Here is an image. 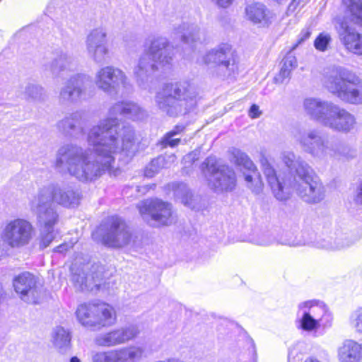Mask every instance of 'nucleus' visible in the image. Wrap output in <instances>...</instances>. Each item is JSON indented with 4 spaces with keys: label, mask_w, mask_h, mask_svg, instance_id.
Returning <instances> with one entry per match:
<instances>
[{
    "label": "nucleus",
    "mask_w": 362,
    "mask_h": 362,
    "mask_svg": "<svg viewBox=\"0 0 362 362\" xmlns=\"http://www.w3.org/2000/svg\"><path fill=\"white\" fill-rule=\"evenodd\" d=\"M294 138L302 150L315 159L325 161L335 154L329 140L316 129L298 130Z\"/></svg>",
    "instance_id": "obj_7"
},
{
    "label": "nucleus",
    "mask_w": 362,
    "mask_h": 362,
    "mask_svg": "<svg viewBox=\"0 0 362 362\" xmlns=\"http://www.w3.org/2000/svg\"><path fill=\"white\" fill-rule=\"evenodd\" d=\"M52 342L59 353H67L71 347V335L69 332L62 327H57L53 330Z\"/></svg>",
    "instance_id": "obj_36"
},
{
    "label": "nucleus",
    "mask_w": 362,
    "mask_h": 362,
    "mask_svg": "<svg viewBox=\"0 0 362 362\" xmlns=\"http://www.w3.org/2000/svg\"><path fill=\"white\" fill-rule=\"evenodd\" d=\"M97 303L81 304L76 312L79 322L87 327H96Z\"/></svg>",
    "instance_id": "obj_31"
},
{
    "label": "nucleus",
    "mask_w": 362,
    "mask_h": 362,
    "mask_svg": "<svg viewBox=\"0 0 362 362\" xmlns=\"http://www.w3.org/2000/svg\"><path fill=\"white\" fill-rule=\"evenodd\" d=\"M89 76L83 74H77L68 78L60 87L57 100L62 106H70L81 101L85 95L86 83L89 81Z\"/></svg>",
    "instance_id": "obj_12"
},
{
    "label": "nucleus",
    "mask_w": 362,
    "mask_h": 362,
    "mask_svg": "<svg viewBox=\"0 0 362 362\" xmlns=\"http://www.w3.org/2000/svg\"><path fill=\"white\" fill-rule=\"evenodd\" d=\"M204 64L211 69L213 74L226 78L233 75L238 66L228 45H221L210 50L203 58Z\"/></svg>",
    "instance_id": "obj_8"
},
{
    "label": "nucleus",
    "mask_w": 362,
    "mask_h": 362,
    "mask_svg": "<svg viewBox=\"0 0 362 362\" xmlns=\"http://www.w3.org/2000/svg\"><path fill=\"white\" fill-rule=\"evenodd\" d=\"M173 53L166 37H153L148 49L140 56L134 69V75L139 86L146 88L151 76L159 69L170 68Z\"/></svg>",
    "instance_id": "obj_3"
},
{
    "label": "nucleus",
    "mask_w": 362,
    "mask_h": 362,
    "mask_svg": "<svg viewBox=\"0 0 362 362\" xmlns=\"http://www.w3.org/2000/svg\"><path fill=\"white\" fill-rule=\"evenodd\" d=\"M324 86L342 102L359 105L362 103V81L352 71L334 66L324 75Z\"/></svg>",
    "instance_id": "obj_4"
},
{
    "label": "nucleus",
    "mask_w": 362,
    "mask_h": 362,
    "mask_svg": "<svg viewBox=\"0 0 362 362\" xmlns=\"http://www.w3.org/2000/svg\"><path fill=\"white\" fill-rule=\"evenodd\" d=\"M255 243L260 246H268L272 243V240L269 237L264 236L256 240Z\"/></svg>",
    "instance_id": "obj_53"
},
{
    "label": "nucleus",
    "mask_w": 362,
    "mask_h": 362,
    "mask_svg": "<svg viewBox=\"0 0 362 362\" xmlns=\"http://www.w3.org/2000/svg\"><path fill=\"white\" fill-rule=\"evenodd\" d=\"M345 16L339 19L335 28L339 40L349 52L362 55V35L351 27L348 21L362 25V1L342 0Z\"/></svg>",
    "instance_id": "obj_5"
},
{
    "label": "nucleus",
    "mask_w": 362,
    "mask_h": 362,
    "mask_svg": "<svg viewBox=\"0 0 362 362\" xmlns=\"http://www.w3.org/2000/svg\"><path fill=\"white\" fill-rule=\"evenodd\" d=\"M70 362H81V361L77 357L74 356L71 358Z\"/></svg>",
    "instance_id": "obj_61"
},
{
    "label": "nucleus",
    "mask_w": 362,
    "mask_h": 362,
    "mask_svg": "<svg viewBox=\"0 0 362 362\" xmlns=\"http://www.w3.org/2000/svg\"><path fill=\"white\" fill-rule=\"evenodd\" d=\"M173 33L186 44L198 42L201 40L202 36V33L197 25L186 23L175 27Z\"/></svg>",
    "instance_id": "obj_32"
},
{
    "label": "nucleus",
    "mask_w": 362,
    "mask_h": 362,
    "mask_svg": "<svg viewBox=\"0 0 362 362\" xmlns=\"http://www.w3.org/2000/svg\"><path fill=\"white\" fill-rule=\"evenodd\" d=\"M215 4H216L218 7L221 8H228L229 7L233 0H211Z\"/></svg>",
    "instance_id": "obj_55"
},
{
    "label": "nucleus",
    "mask_w": 362,
    "mask_h": 362,
    "mask_svg": "<svg viewBox=\"0 0 362 362\" xmlns=\"http://www.w3.org/2000/svg\"><path fill=\"white\" fill-rule=\"evenodd\" d=\"M169 188L173 191V195L176 199L180 201L184 205L192 209L195 208L194 196L184 183H172L168 185Z\"/></svg>",
    "instance_id": "obj_37"
},
{
    "label": "nucleus",
    "mask_w": 362,
    "mask_h": 362,
    "mask_svg": "<svg viewBox=\"0 0 362 362\" xmlns=\"http://www.w3.org/2000/svg\"><path fill=\"white\" fill-rule=\"evenodd\" d=\"M132 235L124 221L118 216L110 217L102 237L105 245L120 248L130 244Z\"/></svg>",
    "instance_id": "obj_13"
},
{
    "label": "nucleus",
    "mask_w": 362,
    "mask_h": 362,
    "mask_svg": "<svg viewBox=\"0 0 362 362\" xmlns=\"http://www.w3.org/2000/svg\"><path fill=\"white\" fill-rule=\"evenodd\" d=\"M89 269L86 264L81 269L76 268L75 265L71 267V281L75 287L81 291H95L99 290L103 280V268L98 265L91 267L90 273L86 274L85 271Z\"/></svg>",
    "instance_id": "obj_17"
},
{
    "label": "nucleus",
    "mask_w": 362,
    "mask_h": 362,
    "mask_svg": "<svg viewBox=\"0 0 362 362\" xmlns=\"http://www.w3.org/2000/svg\"><path fill=\"white\" fill-rule=\"evenodd\" d=\"M296 323L299 329L307 332L317 331L322 325L325 327L331 326L330 320L322 323L319 322V320L314 319L298 310L297 312Z\"/></svg>",
    "instance_id": "obj_38"
},
{
    "label": "nucleus",
    "mask_w": 362,
    "mask_h": 362,
    "mask_svg": "<svg viewBox=\"0 0 362 362\" xmlns=\"http://www.w3.org/2000/svg\"><path fill=\"white\" fill-rule=\"evenodd\" d=\"M249 343H250V345L251 348L252 349L254 354L256 355L255 344V342H254L253 339H249Z\"/></svg>",
    "instance_id": "obj_59"
},
{
    "label": "nucleus",
    "mask_w": 362,
    "mask_h": 362,
    "mask_svg": "<svg viewBox=\"0 0 362 362\" xmlns=\"http://www.w3.org/2000/svg\"><path fill=\"white\" fill-rule=\"evenodd\" d=\"M23 227H24V245H25V243L28 240V239H30L32 237V235L34 233V230H33L32 225L29 222L25 221H24Z\"/></svg>",
    "instance_id": "obj_50"
},
{
    "label": "nucleus",
    "mask_w": 362,
    "mask_h": 362,
    "mask_svg": "<svg viewBox=\"0 0 362 362\" xmlns=\"http://www.w3.org/2000/svg\"><path fill=\"white\" fill-rule=\"evenodd\" d=\"M356 125L355 116L346 109L335 104L325 127L337 132L347 134L353 131Z\"/></svg>",
    "instance_id": "obj_21"
},
{
    "label": "nucleus",
    "mask_w": 362,
    "mask_h": 362,
    "mask_svg": "<svg viewBox=\"0 0 362 362\" xmlns=\"http://www.w3.org/2000/svg\"><path fill=\"white\" fill-rule=\"evenodd\" d=\"M42 88L35 84H29L26 87V93L33 99L40 98L42 95Z\"/></svg>",
    "instance_id": "obj_46"
},
{
    "label": "nucleus",
    "mask_w": 362,
    "mask_h": 362,
    "mask_svg": "<svg viewBox=\"0 0 362 362\" xmlns=\"http://www.w3.org/2000/svg\"><path fill=\"white\" fill-rule=\"evenodd\" d=\"M36 278L29 272H24V301L37 303L42 288L37 284Z\"/></svg>",
    "instance_id": "obj_33"
},
{
    "label": "nucleus",
    "mask_w": 362,
    "mask_h": 362,
    "mask_svg": "<svg viewBox=\"0 0 362 362\" xmlns=\"http://www.w3.org/2000/svg\"><path fill=\"white\" fill-rule=\"evenodd\" d=\"M310 35L311 30L309 28L303 29L298 36V42L294 46H293L291 50L295 49L298 45L308 40L310 37Z\"/></svg>",
    "instance_id": "obj_49"
},
{
    "label": "nucleus",
    "mask_w": 362,
    "mask_h": 362,
    "mask_svg": "<svg viewBox=\"0 0 362 362\" xmlns=\"http://www.w3.org/2000/svg\"><path fill=\"white\" fill-rule=\"evenodd\" d=\"M342 153L343 156L348 160L354 158L356 156V151L348 148H343Z\"/></svg>",
    "instance_id": "obj_52"
},
{
    "label": "nucleus",
    "mask_w": 362,
    "mask_h": 362,
    "mask_svg": "<svg viewBox=\"0 0 362 362\" xmlns=\"http://www.w3.org/2000/svg\"><path fill=\"white\" fill-rule=\"evenodd\" d=\"M291 49L288 54L283 59L279 73L274 77L276 83H284L289 81L291 72L297 66L298 62L296 57L291 54Z\"/></svg>",
    "instance_id": "obj_34"
},
{
    "label": "nucleus",
    "mask_w": 362,
    "mask_h": 362,
    "mask_svg": "<svg viewBox=\"0 0 362 362\" xmlns=\"http://www.w3.org/2000/svg\"><path fill=\"white\" fill-rule=\"evenodd\" d=\"M143 218L156 226H168L173 223L172 206L160 199H146L138 204Z\"/></svg>",
    "instance_id": "obj_11"
},
{
    "label": "nucleus",
    "mask_w": 362,
    "mask_h": 362,
    "mask_svg": "<svg viewBox=\"0 0 362 362\" xmlns=\"http://www.w3.org/2000/svg\"><path fill=\"white\" fill-rule=\"evenodd\" d=\"M298 310L314 319L319 320V322L322 323H325L327 320L332 322L327 308L322 302L315 300L301 302L298 305Z\"/></svg>",
    "instance_id": "obj_25"
},
{
    "label": "nucleus",
    "mask_w": 362,
    "mask_h": 362,
    "mask_svg": "<svg viewBox=\"0 0 362 362\" xmlns=\"http://www.w3.org/2000/svg\"><path fill=\"white\" fill-rule=\"evenodd\" d=\"M176 156L174 154L168 156H159L153 160L146 166L144 175L146 177H152L163 168H168L170 163L175 161Z\"/></svg>",
    "instance_id": "obj_39"
},
{
    "label": "nucleus",
    "mask_w": 362,
    "mask_h": 362,
    "mask_svg": "<svg viewBox=\"0 0 362 362\" xmlns=\"http://www.w3.org/2000/svg\"><path fill=\"white\" fill-rule=\"evenodd\" d=\"M180 142V139L175 138L174 136L171 135L169 133H166L165 136L163 137L160 144L163 148L167 146L175 147Z\"/></svg>",
    "instance_id": "obj_47"
},
{
    "label": "nucleus",
    "mask_w": 362,
    "mask_h": 362,
    "mask_svg": "<svg viewBox=\"0 0 362 362\" xmlns=\"http://www.w3.org/2000/svg\"><path fill=\"white\" fill-rule=\"evenodd\" d=\"M158 108L169 117L185 115L194 105L185 86L179 83H166L155 97Z\"/></svg>",
    "instance_id": "obj_6"
},
{
    "label": "nucleus",
    "mask_w": 362,
    "mask_h": 362,
    "mask_svg": "<svg viewBox=\"0 0 362 362\" xmlns=\"http://www.w3.org/2000/svg\"><path fill=\"white\" fill-rule=\"evenodd\" d=\"M304 362H320L318 360L314 358H308Z\"/></svg>",
    "instance_id": "obj_60"
},
{
    "label": "nucleus",
    "mask_w": 362,
    "mask_h": 362,
    "mask_svg": "<svg viewBox=\"0 0 362 362\" xmlns=\"http://www.w3.org/2000/svg\"><path fill=\"white\" fill-rule=\"evenodd\" d=\"M261 115V112L259 110V106L257 105H252L249 111V116L251 118L259 117Z\"/></svg>",
    "instance_id": "obj_54"
},
{
    "label": "nucleus",
    "mask_w": 362,
    "mask_h": 362,
    "mask_svg": "<svg viewBox=\"0 0 362 362\" xmlns=\"http://www.w3.org/2000/svg\"><path fill=\"white\" fill-rule=\"evenodd\" d=\"M338 359L340 362H361V344L351 339L345 340L338 348Z\"/></svg>",
    "instance_id": "obj_28"
},
{
    "label": "nucleus",
    "mask_w": 362,
    "mask_h": 362,
    "mask_svg": "<svg viewBox=\"0 0 362 362\" xmlns=\"http://www.w3.org/2000/svg\"><path fill=\"white\" fill-rule=\"evenodd\" d=\"M259 162L263 173L265 175L275 197L281 201L288 199L289 192L279 181L276 176L275 170L269 163L267 158L264 155H262Z\"/></svg>",
    "instance_id": "obj_23"
},
{
    "label": "nucleus",
    "mask_w": 362,
    "mask_h": 362,
    "mask_svg": "<svg viewBox=\"0 0 362 362\" xmlns=\"http://www.w3.org/2000/svg\"><path fill=\"white\" fill-rule=\"evenodd\" d=\"M145 349L141 346L130 345L92 354L93 362H139L144 357Z\"/></svg>",
    "instance_id": "obj_14"
},
{
    "label": "nucleus",
    "mask_w": 362,
    "mask_h": 362,
    "mask_svg": "<svg viewBox=\"0 0 362 362\" xmlns=\"http://www.w3.org/2000/svg\"><path fill=\"white\" fill-rule=\"evenodd\" d=\"M13 287L19 298H23V275L21 274L14 277Z\"/></svg>",
    "instance_id": "obj_48"
},
{
    "label": "nucleus",
    "mask_w": 362,
    "mask_h": 362,
    "mask_svg": "<svg viewBox=\"0 0 362 362\" xmlns=\"http://www.w3.org/2000/svg\"><path fill=\"white\" fill-rule=\"evenodd\" d=\"M281 158L288 168L295 170L292 187L298 195L308 203L321 202L325 197L324 187L308 163L291 151L282 152Z\"/></svg>",
    "instance_id": "obj_2"
},
{
    "label": "nucleus",
    "mask_w": 362,
    "mask_h": 362,
    "mask_svg": "<svg viewBox=\"0 0 362 362\" xmlns=\"http://www.w3.org/2000/svg\"><path fill=\"white\" fill-rule=\"evenodd\" d=\"M56 236L54 228H40V247L42 249L48 247Z\"/></svg>",
    "instance_id": "obj_43"
},
{
    "label": "nucleus",
    "mask_w": 362,
    "mask_h": 362,
    "mask_svg": "<svg viewBox=\"0 0 362 362\" xmlns=\"http://www.w3.org/2000/svg\"><path fill=\"white\" fill-rule=\"evenodd\" d=\"M117 115L132 119H142L146 113L137 104L132 102H118L109 110V117L90 127L86 141L93 147L89 149L68 144L61 146L55 161L56 168L64 173L88 183L100 177L115 168L117 156L122 153L132 156L136 150L135 132L130 126L120 127Z\"/></svg>",
    "instance_id": "obj_1"
},
{
    "label": "nucleus",
    "mask_w": 362,
    "mask_h": 362,
    "mask_svg": "<svg viewBox=\"0 0 362 362\" xmlns=\"http://www.w3.org/2000/svg\"><path fill=\"white\" fill-rule=\"evenodd\" d=\"M332 41L331 35L327 33H321L314 41L315 48L320 52H326Z\"/></svg>",
    "instance_id": "obj_42"
},
{
    "label": "nucleus",
    "mask_w": 362,
    "mask_h": 362,
    "mask_svg": "<svg viewBox=\"0 0 362 362\" xmlns=\"http://www.w3.org/2000/svg\"><path fill=\"white\" fill-rule=\"evenodd\" d=\"M96 327L113 325L116 314L112 306L105 303H97Z\"/></svg>",
    "instance_id": "obj_35"
},
{
    "label": "nucleus",
    "mask_w": 362,
    "mask_h": 362,
    "mask_svg": "<svg viewBox=\"0 0 362 362\" xmlns=\"http://www.w3.org/2000/svg\"><path fill=\"white\" fill-rule=\"evenodd\" d=\"M140 333L137 325H129L109 332L99 334L95 339V343L104 347L115 346L123 344L135 339Z\"/></svg>",
    "instance_id": "obj_19"
},
{
    "label": "nucleus",
    "mask_w": 362,
    "mask_h": 362,
    "mask_svg": "<svg viewBox=\"0 0 362 362\" xmlns=\"http://www.w3.org/2000/svg\"><path fill=\"white\" fill-rule=\"evenodd\" d=\"M197 154L194 152L187 154L183 158L184 162L186 163L187 162H194L197 160Z\"/></svg>",
    "instance_id": "obj_57"
},
{
    "label": "nucleus",
    "mask_w": 362,
    "mask_h": 362,
    "mask_svg": "<svg viewBox=\"0 0 362 362\" xmlns=\"http://www.w3.org/2000/svg\"><path fill=\"white\" fill-rule=\"evenodd\" d=\"M202 170L209 173V185L217 192L233 190L236 184L235 174L228 165H216L215 158H207L202 165Z\"/></svg>",
    "instance_id": "obj_9"
},
{
    "label": "nucleus",
    "mask_w": 362,
    "mask_h": 362,
    "mask_svg": "<svg viewBox=\"0 0 362 362\" xmlns=\"http://www.w3.org/2000/svg\"><path fill=\"white\" fill-rule=\"evenodd\" d=\"M64 250H66V245H61L55 248V251L59 252H62Z\"/></svg>",
    "instance_id": "obj_58"
},
{
    "label": "nucleus",
    "mask_w": 362,
    "mask_h": 362,
    "mask_svg": "<svg viewBox=\"0 0 362 362\" xmlns=\"http://www.w3.org/2000/svg\"><path fill=\"white\" fill-rule=\"evenodd\" d=\"M87 53L94 62L101 64L105 62L106 58L109 56L110 49L107 43L88 49Z\"/></svg>",
    "instance_id": "obj_41"
},
{
    "label": "nucleus",
    "mask_w": 362,
    "mask_h": 362,
    "mask_svg": "<svg viewBox=\"0 0 362 362\" xmlns=\"http://www.w3.org/2000/svg\"><path fill=\"white\" fill-rule=\"evenodd\" d=\"M335 103L319 98H307L303 102L305 115L325 127Z\"/></svg>",
    "instance_id": "obj_20"
},
{
    "label": "nucleus",
    "mask_w": 362,
    "mask_h": 362,
    "mask_svg": "<svg viewBox=\"0 0 362 362\" xmlns=\"http://www.w3.org/2000/svg\"><path fill=\"white\" fill-rule=\"evenodd\" d=\"M83 113L76 111L66 116L57 123L58 129L65 134L76 138L78 133H83V129L81 125Z\"/></svg>",
    "instance_id": "obj_30"
},
{
    "label": "nucleus",
    "mask_w": 362,
    "mask_h": 362,
    "mask_svg": "<svg viewBox=\"0 0 362 362\" xmlns=\"http://www.w3.org/2000/svg\"><path fill=\"white\" fill-rule=\"evenodd\" d=\"M301 354H298L294 349H291L288 353V362H301Z\"/></svg>",
    "instance_id": "obj_51"
},
{
    "label": "nucleus",
    "mask_w": 362,
    "mask_h": 362,
    "mask_svg": "<svg viewBox=\"0 0 362 362\" xmlns=\"http://www.w3.org/2000/svg\"><path fill=\"white\" fill-rule=\"evenodd\" d=\"M140 333L137 325H129L109 332L99 334L95 339V343L104 347L115 346L123 344L135 339Z\"/></svg>",
    "instance_id": "obj_18"
},
{
    "label": "nucleus",
    "mask_w": 362,
    "mask_h": 362,
    "mask_svg": "<svg viewBox=\"0 0 362 362\" xmlns=\"http://www.w3.org/2000/svg\"><path fill=\"white\" fill-rule=\"evenodd\" d=\"M107 43V31L104 28L93 29L87 35L86 40V50Z\"/></svg>",
    "instance_id": "obj_40"
},
{
    "label": "nucleus",
    "mask_w": 362,
    "mask_h": 362,
    "mask_svg": "<svg viewBox=\"0 0 362 362\" xmlns=\"http://www.w3.org/2000/svg\"><path fill=\"white\" fill-rule=\"evenodd\" d=\"M1 238L11 247H18L23 240V219L18 218L8 223L3 231Z\"/></svg>",
    "instance_id": "obj_29"
},
{
    "label": "nucleus",
    "mask_w": 362,
    "mask_h": 362,
    "mask_svg": "<svg viewBox=\"0 0 362 362\" xmlns=\"http://www.w3.org/2000/svg\"><path fill=\"white\" fill-rule=\"evenodd\" d=\"M41 191L51 192V202L54 201L57 204L66 207H74L78 204L80 199L79 193L71 187H49Z\"/></svg>",
    "instance_id": "obj_24"
},
{
    "label": "nucleus",
    "mask_w": 362,
    "mask_h": 362,
    "mask_svg": "<svg viewBox=\"0 0 362 362\" xmlns=\"http://www.w3.org/2000/svg\"><path fill=\"white\" fill-rule=\"evenodd\" d=\"M185 129V126L183 124H177L176 125L173 129L168 132V133L170 134L171 135L175 136L177 135H179L182 132H183Z\"/></svg>",
    "instance_id": "obj_56"
},
{
    "label": "nucleus",
    "mask_w": 362,
    "mask_h": 362,
    "mask_svg": "<svg viewBox=\"0 0 362 362\" xmlns=\"http://www.w3.org/2000/svg\"><path fill=\"white\" fill-rule=\"evenodd\" d=\"M308 1L309 0H292L288 6L286 11L287 15L289 16L297 11H300L308 3Z\"/></svg>",
    "instance_id": "obj_45"
},
{
    "label": "nucleus",
    "mask_w": 362,
    "mask_h": 362,
    "mask_svg": "<svg viewBox=\"0 0 362 362\" xmlns=\"http://www.w3.org/2000/svg\"><path fill=\"white\" fill-rule=\"evenodd\" d=\"M350 325L358 333H362V308L353 312L350 316Z\"/></svg>",
    "instance_id": "obj_44"
},
{
    "label": "nucleus",
    "mask_w": 362,
    "mask_h": 362,
    "mask_svg": "<svg viewBox=\"0 0 362 362\" xmlns=\"http://www.w3.org/2000/svg\"><path fill=\"white\" fill-rule=\"evenodd\" d=\"M231 161L243 171L246 185L254 193L262 192L263 183L257 168L248 156L239 149L231 151Z\"/></svg>",
    "instance_id": "obj_16"
},
{
    "label": "nucleus",
    "mask_w": 362,
    "mask_h": 362,
    "mask_svg": "<svg viewBox=\"0 0 362 362\" xmlns=\"http://www.w3.org/2000/svg\"><path fill=\"white\" fill-rule=\"evenodd\" d=\"M94 83L99 90L109 95L117 94L121 88L129 83L126 74L114 66L100 68L95 74Z\"/></svg>",
    "instance_id": "obj_10"
},
{
    "label": "nucleus",
    "mask_w": 362,
    "mask_h": 362,
    "mask_svg": "<svg viewBox=\"0 0 362 362\" xmlns=\"http://www.w3.org/2000/svg\"><path fill=\"white\" fill-rule=\"evenodd\" d=\"M246 18L259 28H268L275 20V14L264 4L253 1L245 8Z\"/></svg>",
    "instance_id": "obj_22"
},
{
    "label": "nucleus",
    "mask_w": 362,
    "mask_h": 362,
    "mask_svg": "<svg viewBox=\"0 0 362 362\" xmlns=\"http://www.w3.org/2000/svg\"><path fill=\"white\" fill-rule=\"evenodd\" d=\"M32 209L40 228H54L58 223L59 215L52 206L51 192L40 191L37 198L32 202Z\"/></svg>",
    "instance_id": "obj_15"
},
{
    "label": "nucleus",
    "mask_w": 362,
    "mask_h": 362,
    "mask_svg": "<svg viewBox=\"0 0 362 362\" xmlns=\"http://www.w3.org/2000/svg\"><path fill=\"white\" fill-rule=\"evenodd\" d=\"M76 66V62L72 55L67 51L60 50L56 53L50 64V70L53 75L59 76L62 73L75 71Z\"/></svg>",
    "instance_id": "obj_26"
},
{
    "label": "nucleus",
    "mask_w": 362,
    "mask_h": 362,
    "mask_svg": "<svg viewBox=\"0 0 362 362\" xmlns=\"http://www.w3.org/2000/svg\"><path fill=\"white\" fill-rule=\"evenodd\" d=\"M355 242L356 240L349 233L337 230L327 240L323 241L320 247L327 250H340L351 246Z\"/></svg>",
    "instance_id": "obj_27"
}]
</instances>
